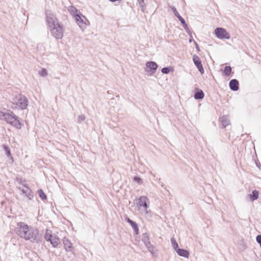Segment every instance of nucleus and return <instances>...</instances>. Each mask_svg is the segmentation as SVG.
Masks as SVG:
<instances>
[{"label": "nucleus", "mask_w": 261, "mask_h": 261, "mask_svg": "<svg viewBox=\"0 0 261 261\" xmlns=\"http://www.w3.org/2000/svg\"><path fill=\"white\" fill-rule=\"evenodd\" d=\"M171 242L173 248L176 251L177 249L179 248L178 243H177L176 240L174 238H172L171 239Z\"/></svg>", "instance_id": "6ab92c4d"}, {"label": "nucleus", "mask_w": 261, "mask_h": 261, "mask_svg": "<svg viewBox=\"0 0 261 261\" xmlns=\"http://www.w3.org/2000/svg\"><path fill=\"white\" fill-rule=\"evenodd\" d=\"M220 127L224 128L227 125L230 124V120L227 116H223L220 118Z\"/></svg>", "instance_id": "9b49d317"}, {"label": "nucleus", "mask_w": 261, "mask_h": 261, "mask_svg": "<svg viewBox=\"0 0 261 261\" xmlns=\"http://www.w3.org/2000/svg\"><path fill=\"white\" fill-rule=\"evenodd\" d=\"M41 75L42 76H45L47 75V71L45 69H43L41 72Z\"/></svg>", "instance_id": "cd10ccee"}, {"label": "nucleus", "mask_w": 261, "mask_h": 261, "mask_svg": "<svg viewBox=\"0 0 261 261\" xmlns=\"http://www.w3.org/2000/svg\"><path fill=\"white\" fill-rule=\"evenodd\" d=\"M134 180L139 183L141 182V179L140 177H138V176H135L134 177Z\"/></svg>", "instance_id": "bb28decb"}, {"label": "nucleus", "mask_w": 261, "mask_h": 261, "mask_svg": "<svg viewBox=\"0 0 261 261\" xmlns=\"http://www.w3.org/2000/svg\"><path fill=\"white\" fill-rule=\"evenodd\" d=\"M230 89L233 91H237L239 89V83L237 79L231 80L229 83Z\"/></svg>", "instance_id": "9d476101"}, {"label": "nucleus", "mask_w": 261, "mask_h": 261, "mask_svg": "<svg viewBox=\"0 0 261 261\" xmlns=\"http://www.w3.org/2000/svg\"><path fill=\"white\" fill-rule=\"evenodd\" d=\"M149 202V199L146 196H141L138 199L137 206L140 210H143L145 213H147Z\"/></svg>", "instance_id": "423d86ee"}, {"label": "nucleus", "mask_w": 261, "mask_h": 261, "mask_svg": "<svg viewBox=\"0 0 261 261\" xmlns=\"http://www.w3.org/2000/svg\"><path fill=\"white\" fill-rule=\"evenodd\" d=\"M63 244L66 250L71 248L72 243L67 239H63Z\"/></svg>", "instance_id": "f3484780"}, {"label": "nucleus", "mask_w": 261, "mask_h": 261, "mask_svg": "<svg viewBox=\"0 0 261 261\" xmlns=\"http://www.w3.org/2000/svg\"><path fill=\"white\" fill-rule=\"evenodd\" d=\"M46 22L51 35L57 39H62L64 34L63 26L56 16L53 14L47 16Z\"/></svg>", "instance_id": "f03ea898"}, {"label": "nucleus", "mask_w": 261, "mask_h": 261, "mask_svg": "<svg viewBox=\"0 0 261 261\" xmlns=\"http://www.w3.org/2000/svg\"><path fill=\"white\" fill-rule=\"evenodd\" d=\"M177 254L179 256L188 258L189 255V252L188 250L184 249L178 248L176 251Z\"/></svg>", "instance_id": "ddd939ff"}, {"label": "nucleus", "mask_w": 261, "mask_h": 261, "mask_svg": "<svg viewBox=\"0 0 261 261\" xmlns=\"http://www.w3.org/2000/svg\"><path fill=\"white\" fill-rule=\"evenodd\" d=\"M256 242L259 244L261 248V235H258L256 237Z\"/></svg>", "instance_id": "393cba45"}, {"label": "nucleus", "mask_w": 261, "mask_h": 261, "mask_svg": "<svg viewBox=\"0 0 261 261\" xmlns=\"http://www.w3.org/2000/svg\"><path fill=\"white\" fill-rule=\"evenodd\" d=\"M127 221L131 225V226L133 228V229L135 230V233L136 234H138L139 230V228L138 227V225L136 224V223L134 222L133 221L131 220L129 218H127Z\"/></svg>", "instance_id": "4468645a"}, {"label": "nucleus", "mask_w": 261, "mask_h": 261, "mask_svg": "<svg viewBox=\"0 0 261 261\" xmlns=\"http://www.w3.org/2000/svg\"><path fill=\"white\" fill-rule=\"evenodd\" d=\"M7 123L15 126L20 125L18 117L12 111H9L6 113L4 119Z\"/></svg>", "instance_id": "39448f33"}, {"label": "nucleus", "mask_w": 261, "mask_h": 261, "mask_svg": "<svg viewBox=\"0 0 261 261\" xmlns=\"http://www.w3.org/2000/svg\"><path fill=\"white\" fill-rule=\"evenodd\" d=\"M74 17L77 23L81 28L84 27L86 25L87 20L85 16L76 14L75 15Z\"/></svg>", "instance_id": "1a4fd4ad"}, {"label": "nucleus", "mask_w": 261, "mask_h": 261, "mask_svg": "<svg viewBox=\"0 0 261 261\" xmlns=\"http://www.w3.org/2000/svg\"><path fill=\"white\" fill-rule=\"evenodd\" d=\"M231 71L232 69L230 66H226L224 68L223 73L225 76H228L230 75Z\"/></svg>", "instance_id": "dca6fc26"}, {"label": "nucleus", "mask_w": 261, "mask_h": 261, "mask_svg": "<svg viewBox=\"0 0 261 261\" xmlns=\"http://www.w3.org/2000/svg\"><path fill=\"white\" fill-rule=\"evenodd\" d=\"M193 60L194 64L197 67V69H198L199 71L201 73L203 74L204 73V69L203 68L202 65L201 64V61L197 56L194 55L193 56Z\"/></svg>", "instance_id": "6e6552de"}, {"label": "nucleus", "mask_w": 261, "mask_h": 261, "mask_svg": "<svg viewBox=\"0 0 261 261\" xmlns=\"http://www.w3.org/2000/svg\"><path fill=\"white\" fill-rule=\"evenodd\" d=\"M192 39H190V40H189V42H192Z\"/></svg>", "instance_id": "2f4dec72"}, {"label": "nucleus", "mask_w": 261, "mask_h": 261, "mask_svg": "<svg viewBox=\"0 0 261 261\" xmlns=\"http://www.w3.org/2000/svg\"><path fill=\"white\" fill-rule=\"evenodd\" d=\"M38 194H39L40 197L42 199H45L46 198V195L45 194V193H44V192L42 190H38Z\"/></svg>", "instance_id": "5701e85b"}, {"label": "nucleus", "mask_w": 261, "mask_h": 261, "mask_svg": "<svg viewBox=\"0 0 261 261\" xmlns=\"http://www.w3.org/2000/svg\"><path fill=\"white\" fill-rule=\"evenodd\" d=\"M4 149L6 151V153L8 156H11V152L8 147L7 146H4Z\"/></svg>", "instance_id": "b1692460"}, {"label": "nucleus", "mask_w": 261, "mask_h": 261, "mask_svg": "<svg viewBox=\"0 0 261 261\" xmlns=\"http://www.w3.org/2000/svg\"><path fill=\"white\" fill-rule=\"evenodd\" d=\"M44 238L46 241L49 242L54 247H57L60 242V239L57 235L53 233L52 231L49 229H46Z\"/></svg>", "instance_id": "20e7f679"}, {"label": "nucleus", "mask_w": 261, "mask_h": 261, "mask_svg": "<svg viewBox=\"0 0 261 261\" xmlns=\"http://www.w3.org/2000/svg\"><path fill=\"white\" fill-rule=\"evenodd\" d=\"M249 198L252 201L256 200L258 198V191L254 190L252 192V193L249 195Z\"/></svg>", "instance_id": "2eb2a0df"}, {"label": "nucleus", "mask_w": 261, "mask_h": 261, "mask_svg": "<svg viewBox=\"0 0 261 261\" xmlns=\"http://www.w3.org/2000/svg\"><path fill=\"white\" fill-rule=\"evenodd\" d=\"M165 191H166V192H167V193H169V191H168V190H165Z\"/></svg>", "instance_id": "473e14b6"}, {"label": "nucleus", "mask_w": 261, "mask_h": 261, "mask_svg": "<svg viewBox=\"0 0 261 261\" xmlns=\"http://www.w3.org/2000/svg\"><path fill=\"white\" fill-rule=\"evenodd\" d=\"M147 67L152 70H155L158 67L157 64L153 62H148L146 63Z\"/></svg>", "instance_id": "a211bd4d"}, {"label": "nucleus", "mask_w": 261, "mask_h": 261, "mask_svg": "<svg viewBox=\"0 0 261 261\" xmlns=\"http://www.w3.org/2000/svg\"><path fill=\"white\" fill-rule=\"evenodd\" d=\"M17 226L18 228L17 233L20 238L31 242L37 239L39 234L37 229L34 228L22 222H18Z\"/></svg>", "instance_id": "f257e3e1"}, {"label": "nucleus", "mask_w": 261, "mask_h": 261, "mask_svg": "<svg viewBox=\"0 0 261 261\" xmlns=\"http://www.w3.org/2000/svg\"><path fill=\"white\" fill-rule=\"evenodd\" d=\"M6 113H4L2 111H0V119H5V117L6 116Z\"/></svg>", "instance_id": "a878e982"}, {"label": "nucleus", "mask_w": 261, "mask_h": 261, "mask_svg": "<svg viewBox=\"0 0 261 261\" xmlns=\"http://www.w3.org/2000/svg\"><path fill=\"white\" fill-rule=\"evenodd\" d=\"M170 8L171 9V10L173 11V13L174 14V15L177 17L178 18V17H179L180 15H179V14L178 13V12H177L176 8L174 6H171L170 7Z\"/></svg>", "instance_id": "4be33fe9"}, {"label": "nucleus", "mask_w": 261, "mask_h": 261, "mask_svg": "<svg viewBox=\"0 0 261 261\" xmlns=\"http://www.w3.org/2000/svg\"><path fill=\"white\" fill-rule=\"evenodd\" d=\"M194 44L195 45L196 48L197 49V50H199V47L197 42L194 41Z\"/></svg>", "instance_id": "c85d7f7f"}, {"label": "nucleus", "mask_w": 261, "mask_h": 261, "mask_svg": "<svg viewBox=\"0 0 261 261\" xmlns=\"http://www.w3.org/2000/svg\"><path fill=\"white\" fill-rule=\"evenodd\" d=\"M215 34L218 38L221 39H229L230 38L229 34L222 28H217L215 30Z\"/></svg>", "instance_id": "0eeeda50"}, {"label": "nucleus", "mask_w": 261, "mask_h": 261, "mask_svg": "<svg viewBox=\"0 0 261 261\" xmlns=\"http://www.w3.org/2000/svg\"><path fill=\"white\" fill-rule=\"evenodd\" d=\"M138 1L140 5H142V4L144 3V0H138Z\"/></svg>", "instance_id": "c756f323"}, {"label": "nucleus", "mask_w": 261, "mask_h": 261, "mask_svg": "<svg viewBox=\"0 0 261 261\" xmlns=\"http://www.w3.org/2000/svg\"><path fill=\"white\" fill-rule=\"evenodd\" d=\"M204 96V93L203 91L198 88L195 89V92L194 95V97L196 100H200L203 98Z\"/></svg>", "instance_id": "f8f14e48"}, {"label": "nucleus", "mask_w": 261, "mask_h": 261, "mask_svg": "<svg viewBox=\"0 0 261 261\" xmlns=\"http://www.w3.org/2000/svg\"><path fill=\"white\" fill-rule=\"evenodd\" d=\"M177 18L180 21V22L181 23V24L182 25V27H184V28L186 30L188 29V26L187 24L186 23L185 20L181 16L178 17Z\"/></svg>", "instance_id": "aec40b11"}, {"label": "nucleus", "mask_w": 261, "mask_h": 261, "mask_svg": "<svg viewBox=\"0 0 261 261\" xmlns=\"http://www.w3.org/2000/svg\"><path fill=\"white\" fill-rule=\"evenodd\" d=\"M174 71V68L172 66L164 67V74H168Z\"/></svg>", "instance_id": "412c9836"}, {"label": "nucleus", "mask_w": 261, "mask_h": 261, "mask_svg": "<svg viewBox=\"0 0 261 261\" xmlns=\"http://www.w3.org/2000/svg\"><path fill=\"white\" fill-rule=\"evenodd\" d=\"M109 1L111 2H115L116 1H121V0H109Z\"/></svg>", "instance_id": "7c9ffc66"}, {"label": "nucleus", "mask_w": 261, "mask_h": 261, "mask_svg": "<svg viewBox=\"0 0 261 261\" xmlns=\"http://www.w3.org/2000/svg\"><path fill=\"white\" fill-rule=\"evenodd\" d=\"M12 109H25L28 106V99L26 97L20 93L14 94L10 100Z\"/></svg>", "instance_id": "7ed1b4c3"}]
</instances>
